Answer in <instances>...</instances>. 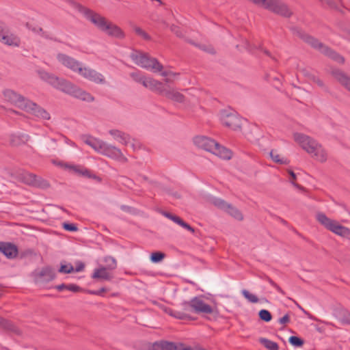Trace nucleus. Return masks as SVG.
I'll use <instances>...</instances> for the list:
<instances>
[{
	"label": "nucleus",
	"instance_id": "48",
	"mask_svg": "<svg viewBox=\"0 0 350 350\" xmlns=\"http://www.w3.org/2000/svg\"><path fill=\"white\" fill-rule=\"evenodd\" d=\"M72 271H74V267L70 263L62 265L59 269V272L64 273H70Z\"/></svg>",
	"mask_w": 350,
	"mask_h": 350
},
{
	"label": "nucleus",
	"instance_id": "57",
	"mask_svg": "<svg viewBox=\"0 0 350 350\" xmlns=\"http://www.w3.org/2000/svg\"><path fill=\"white\" fill-rule=\"evenodd\" d=\"M85 265L82 262H78L76 264L75 268H74V271L75 272H81L84 269Z\"/></svg>",
	"mask_w": 350,
	"mask_h": 350
},
{
	"label": "nucleus",
	"instance_id": "5",
	"mask_svg": "<svg viewBox=\"0 0 350 350\" xmlns=\"http://www.w3.org/2000/svg\"><path fill=\"white\" fill-rule=\"evenodd\" d=\"M131 58L137 66L153 72H159L163 69V66L159 61L150 57L148 53L135 51L131 54Z\"/></svg>",
	"mask_w": 350,
	"mask_h": 350
},
{
	"label": "nucleus",
	"instance_id": "6",
	"mask_svg": "<svg viewBox=\"0 0 350 350\" xmlns=\"http://www.w3.org/2000/svg\"><path fill=\"white\" fill-rule=\"evenodd\" d=\"M316 218L326 229L337 235L350 239L349 228L340 225L337 221L329 218L321 212L317 213Z\"/></svg>",
	"mask_w": 350,
	"mask_h": 350
},
{
	"label": "nucleus",
	"instance_id": "51",
	"mask_svg": "<svg viewBox=\"0 0 350 350\" xmlns=\"http://www.w3.org/2000/svg\"><path fill=\"white\" fill-rule=\"evenodd\" d=\"M266 280L279 293L285 295V292L270 278L266 277Z\"/></svg>",
	"mask_w": 350,
	"mask_h": 350
},
{
	"label": "nucleus",
	"instance_id": "47",
	"mask_svg": "<svg viewBox=\"0 0 350 350\" xmlns=\"http://www.w3.org/2000/svg\"><path fill=\"white\" fill-rule=\"evenodd\" d=\"M322 3L327 5L332 8H336L340 5V0H320Z\"/></svg>",
	"mask_w": 350,
	"mask_h": 350
},
{
	"label": "nucleus",
	"instance_id": "64",
	"mask_svg": "<svg viewBox=\"0 0 350 350\" xmlns=\"http://www.w3.org/2000/svg\"><path fill=\"white\" fill-rule=\"evenodd\" d=\"M288 173L293 180L296 178V174L292 170H289Z\"/></svg>",
	"mask_w": 350,
	"mask_h": 350
},
{
	"label": "nucleus",
	"instance_id": "11",
	"mask_svg": "<svg viewBox=\"0 0 350 350\" xmlns=\"http://www.w3.org/2000/svg\"><path fill=\"white\" fill-rule=\"evenodd\" d=\"M4 100L15 107L23 110L29 98L17 93L11 89H6L3 92Z\"/></svg>",
	"mask_w": 350,
	"mask_h": 350
},
{
	"label": "nucleus",
	"instance_id": "55",
	"mask_svg": "<svg viewBox=\"0 0 350 350\" xmlns=\"http://www.w3.org/2000/svg\"><path fill=\"white\" fill-rule=\"evenodd\" d=\"M178 74L177 73H174V72H170V71H163L161 72V75L163 77H169L168 78H166L165 79V81L166 82H170L171 81V77H174V76H176L178 75Z\"/></svg>",
	"mask_w": 350,
	"mask_h": 350
},
{
	"label": "nucleus",
	"instance_id": "34",
	"mask_svg": "<svg viewBox=\"0 0 350 350\" xmlns=\"http://www.w3.org/2000/svg\"><path fill=\"white\" fill-rule=\"evenodd\" d=\"M228 214L237 220L241 221L243 219L242 213L235 207L229 204V207H226L225 210Z\"/></svg>",
	"mask_w": 350,
	"mask_h": 350
},
{
	"label": "nucleus",
	"instance_id": "38",
	"mask_svg": "<svg viewBox=\"0 0 350 350\" xmlns=\"http://www.w3.org/2000/svg\"><path fill=\"white\" fill-rule=\"evenodd\" d=\"M165 256V254L161 252H152L150 255V260L153 263H158L162 261Z\"/></svg>",
	"mask_w": 350,
	"mask_h": 350
},
{
	"label": "nucleus",
	"instance_id": "27",
	"mask_svg": "<svg viewBox=\"0 0 350 350\" xmlns=\"http://www.w3.org/2000/svg\"><path fill=\"white\" fill-rule=\"evenodd\" d=\"M176 343L166 341L154 342L151 350H176Z\"/></svg>",
	"mask_w": 350,
	"mask_h": 350
},
{
	"label": "nucleus",
	"instance_id": "12",
	"mask_svg": "<svg viewBox=\"0 0 350 350\" xmlns=\"http://www.w3.org/2000/svg\"><path fill=\"white\" fill-rule=\"evenodd\" d=\"M23 111L31 113L38 118L46 120H49L51 118V116L48 111L29 99L26 103Z\"/></svg>",
	"mask_w": 350,
	"mask_h": 350
},
{
	"label": "nucleus",
	"instance_id": "16",
	"mask_svg": "<svg viewBox=\"0 0 350 350\" xmlns=\"http://www.w3.org/2000/svg\"><path fill=\"white\" fill-rule=\"evenodd\" d=\"M193 142L196 146L206 151L211 152L217 143L215 140L206 136H197L194 137Z\"/></svg>",
	"mask_w": 350,
	"mask_h": 350
},
{
	"label": "nucleus",
	"instance_id": "2",
	"mask_svg": "<svg viewBox=\"0 0 350 350\" xmlns=\"http://www.w3.org/2000/svg\"><path fill=\"white\" fill-rule=\"evenodd\" d=\"M81 139L94 151L110 159L126 161L127 159L118 148L90 135H82Z\"/></svg>",
	"mask_w": 350,
	"mask_h": 350
},
{
	"label": "nucleus",
	"instance_id": "56",
	"mask_svg": "<svg viewBox=\"0 0 350 350\" xmlns=\"http://www.w3.org/2000/svg\"><path fill=\"white\" fill-rule=\"evenodd\" d=\"M278 322L280 324L285 325L290 322V317L288 314H286L284 317L279 319Z\"/></svg>",
	"mask_w": 350,
	"mask_h": 350
},
{
	"label": "nucleus",
	"instance_id": "20",
	"mask_svg": "<svg viewBox=\"0 0 350 350\" xmlns=\"http://www.w3.org/2000/svg\"><path fill=\"white\" fill-rule=\"evenodd\" d=\"M0 252L8 258H13L18 254L17 247L10 243H0Z\"/></svg>",
	"mask_w": 350,
	"mask_h": 350
},
{
	"label": "nucleus",
	"instance_id": "41",
	"mask_svg": "<svg viewBox=\"0 0 350 350\" xmlns=\"http://www.w3.org/2000/svg\"><path fill=\"white\" fill-rule=\"evenodd\" d=\"M258 315L260 319L265 322H269L272 319L271 312L265 309L260 310Z\"/></svg>",
	"mask_w": 350,
	"mask_h": 350
},
{
	"label": "nucleus",
	"instance_id": "63",
	"mask_svg": "<svg viewBox=\"0 0 350 350\" xmlns=\"http://www.w3.org/2000/svg\"><path fill=\"white\" fill-rule=\"evenodd\" d=\"M66 287H67V284H62L57 285L55 288L57 291H62L64 289H66Z\"/></svg>",
	"mask_w": 350,
	"mask_h": 350
},
{
	"label": "nucleus",
	"instance_id": "62",
	"mask_svg": "<svg viewBox=\"0 0 350 350\" xmlns=\"http://www.w3.org/2000/svg\"><path fill=\"white\" fill-rule=\"evenodd\" d=\"M65 142L67 144L70 145V146H72V147H75V148L77 147L76 144L74 142H72L70 139H69L68 138H67V137H65Z\"/></svg>",
	"mask_w": 350,
	"mask_h": 350
},
{
	"label": "nucleus",
	"instance_id": "22",
	"mask_svg": "<svg viewBox=\"0 0 350 350\" xmlns=\"http://www.w3.org/2000/svg\"><path fill=\"white\" fill-rule=\"evenodd\" d=\"M162 214L163 216L172 220V221L179 225L184 229H186L187 230L191 232V233H194V228L191 227L189 224L184 221L180 217L175 215H172V213L166 211H163Z\"/></svg>",
	"mask_w": 350,
	"mask_h": 350
},
{
	"label": "nucleus",
	"instance_id": "24",
	"mask_svg": "<svg viewBox=\"0 0 350 350\" xmlns=\"http://www.w3.org/2000/svg\"><path fill=\"white\" fill-rule=\"evenodd\" d=\"M162 214L163 216L172 220V221L179 225L184 229H186L187 230L191 232V233H194V228L191 227L189 224L184 221L180 217L175 215H172V213L166 211H163Z\"/></svg>",
	"mask_w": 350,
	"mask_h": 350
},
{
	"label": "nucleus",
	"instance_id": "33",
	"mask_svg": "<svg viewBox=\"0 0 350 350\" xmlns=\"http://www.w3.org/2000/svg\"><path fill=\"white\" fill-rule=\"evenodd\" d=\"M167 312L172 317H174L178 319L192 320L193 318L191 316H187V314H184L183 310H174L169 309Z\"/></svg>",
	"mask_w": 350,
	"mask_h": 350
},
{
	"label": "nucleus",
	"instance_id": "31",
	"mask_svg": "<svg viewBox=\"0 0 350 350\" xmlns=\"http://www.w3.org/2000/svg\"><path fill=\"white\" fill-rule=\"evenodd\" d=\"M38 73L41 79L47 82L51 85H53L54 83L55 80H57V76L44 70H39Z\"/></svg>",
	"mask_w": 350,
	"mask_h": 350
},
{
	"label": "nucleus",
	"instance_id": "40",
	"mask_svg": "<svg viewBox=\"0 0 350 350\" xmlns=\"http://www.w3.org/2000/svg\"><path fill=\"white\" fill-rule=\"evenodd\" d=\"M130 76L132 79L137 83H141L143 85V81H145L146 77L142 74L141 72H133L130 74Z\"/></svg>",
	"mask_w": 350,
	"mask_h": 350
},
{
	"label": "nucleus",
	"instance_id": "30",
	"mask_svg": "<svg viewBox=\"0 0 350 350\" xmlns=\"http://www.w3.org/2000/svg\"><path fill=\"white\" fill-rule=\"evenodd\" d=\"M2 39V42L5 44L12 46H19L21 40L19 38L14 34L4 35Z\"/></svg>",
	"mask_w": 350,
	"mask_h": 350
},
{
	"label": "nucleus",
	"instance_id": "19",
	"mask_svg": "<svg viewBox=\"0 0 350 350\" xmlns=\"http://www.w3.org/2000/svg\"><path fill=\"white\" fill-rule=\"evenodd\" d=\"M332 75L335 79L350 92V77L343 71L336 69L332 72Z\"/></svg>",
	"mask_w": 350,
	"mask_h": 350
},
{
	"label": "nucleus",
	"instance_id": "7",
	"mask_svg": "<svg viewBox=\"0 0 350 350\" xmlns=\"http://www.w3.org/2000/svg\"><path fill=\"white\" fill-rule=\"evenodd\" d=\"M301 37L307 43L311 45L313 48L319 50L322 53L325 54V55L328 56L338 63H344V57L340 56L335 51H332L327 46H325L316 38L306 34L301 35Z\"/></svg>",
	"mask_w": 350,
	"mask_h": 350
},
{
	"label": "nucleus",
	"instance_id": "49",
	"mask_svg": "<svg viewBox=\"0 0 350 350\" xmlns=\"http://www.w3.org/2000/svg\"><path fill=\"white\" fill-rule=\"evenodd\" d=\"M270 156L273 161H274L276 163L280 164L286 163V159L284 158L280 159V155L278 154H275L273 150H271L270 152Z\"/></svg>",
	"mask_w": 350,
	"mask_h": 350
},
{
	"label": "nucleus",
	"instance_id": "29",
	"mask_svg": "<svg viewBox=\"0 0 350 350\" xmlns=\"http://www.w3.org/2000/svg\"><path fill=\"white\" fill-rule=\"evenodd\" d=\"M167 98H170L177 103H183L185 97L180 92L174 90V89H167L164 94Z\"/></svg>",
	"mask_w": 350,
	"mask_h": 350
},
{
	"label": "nucleus",
	"instance_id": "43",
	"mask_svg": "<svg viewBox=\"0 0 350 350\" xmlns=\"http://www.w3.org/2000/svg\"><path fill=\"white\" fill-rule=\"evenodd\" d=\"M213 203L215 206L224 211L226 207H229V204L220 198H214L213 200Z\"/></svg>",
	"mask_w": 350,
	"mask_h": 350
},
{
	"label": "nucleus",
	"instance_id": "4",
	"mask_svg": "<svg viewBox=\"0 0 350 350\" xmlns=\"http://www.w3.org/2000/svg\"><path fill=\"white\" fill-rule=\"evenodd\" d=\"M52 86L77 99L86 102H93L94 100V96L90 93L64 79L57 77V80H55Z\"/></svg>",
	"mask_w": 350,
	"mask_h": 350
},
{
	"label": "nucleus",
	"instance_id": "52",
	"mask_svg": "<svg viewBox=\"0 0 350 350\" xmlns=\"http://www.w3.org/2000/svg\"><path fill=\"white\" fill-rule=\"evenodd\" d=\"M63 228L64 230L69 232H76L78 230L77 226L74 224L64 223L63 224Z\"/></svg>",
	"mask_w": 350,
	"mask_h": 350
},
{
	"label": "nucleus",
	"instance_id": "54",
	"mask_svg": "<svg viewBox=\"0 0 350 350\" xmlns=\"http://www.w3.org/2000/svg\"><path fill=\"white\" fill-rule=\"evenodd\" d=\"M170 30L174 33L178 37H181L183 36V33L180 31V29L179 28V27L176 26V25H170Z\"/></svg>",
	"mask_w": 350,
	"mask_h": 350
},
{
	"label": "nucleus",
	"instance_id": "15",
	"mask_svg": "<svg viewBox=\"0 0 350 350\" xmlns=\"http://www.w3.org/2000/svg\"><path fill=\"white\" fill-rule=\"evenodd\" d=\"M191 307L193 313L196 314H211L213 312V308L206 304L202 297H194L191 299Z\"/></svg>",
	"mask_w": 350,
	"mask_h": 350
},
{
	"label": "nucleus",
	"instance_id": "23",
	"mask_svg": "<svg viewBox=\"0 0 350 350\" xmlns=\"http://www.w3.org/2000/svg\"><path fill=\"white\" fill-rule=\"evenodd\" d=\"M162 214L163 216L172 220V221L179 225L184 229H186L187 230L191 232V233H194V228L191 227L189 224L184 221L180 217L175 215H172V213L166 211H163Z\"/></svg>",
	"mask_w": 350,
	"mask_h": 350
},
{
	"label": "nucleus",
	"instance_id": "58",
	"mask_svg": "<svg viewBox=\"0 0 350 350\" xmlns=\"http://www.w3.org/2000/svg\"><path fill=\"white\" fill-rule=\"evenodd\" d=\"M80 289V287L76 284H68L67 285L66 290H68L72 292H78Z\"/></svg>",
	"mask_w": 350,
	"mask_h": 350
},
{
	"label": "nucleus",
	"instance_id": "13",
	"mask_svg": "<svg viewBox=\"0 0 350 350\" xmlns=\"http://www.w3.org/2000/svg\"><path fill=\"white\" fill-rule=\"evenodd\" d=\"M79 74L83 78L92 81L97 84L105 83V77L96 70L92 69L90 67H82L79 70Z\"/></svg>",
	"mask_w": 350,
	"mask_h": 350
},
{
	"label": "nucleus",
	"instance_id": "21",
	"mask_svg": "<svg viewBox=\"0 0 350 350\" xmlns=\"http://www.w3.org/2000/svg\"><path fill=\"white\" fill-rule=\"evenodd\" d=\"M55 278V273L53 269L46 267L36 273V280L40 282H49Z\"/></svg>",
	"mask_w": 350,
	"mask_h": 350
},
{
	"label": "nucleus",
	"instance_id": "1",
	"mask_svg": "<svg viewBox=\"0 0 350 350\" xmlns=\"http://www.w3.org/2000/svg\"><path fill=\"white\" fill-rule=\"evenodd\" d=\"M81 12L98 29L105 32L108 36L117 38H123L124 37V32L118 26L108 21L100 14L86 8H81Z\"/></svg>",
	"mask_w": 350,
	"mask_h": 350
},
{
	"label": "nucleus",
	"instance_id": "60",
	"mask_svg": "<svg viewBox=\"0 0 350 350\" xmlns=\"http://www.w3.org/2000/svg\"><path fill=\"white\" fill-rule=\"evenodd\" d=\"M38 31L40 32V36L46 39L53 40V38L46 32L44 31L42 28H38Z\"/></svg>",
	"mask_w": 350,
	"mask_h": 350
},
{
	"label": "nucleus",
	"instance_id": "9",
	"mask_svg": "<svg viewBox=\"0 0 350 350\" xmlns=\"http://www.w3.org/2000/svg\"><path fill=\"white\" fill-rule=\"evenodd\" d=\"M18 177L22 183L29 186L40 189H47L50 187V185L46 180L27 171H22L20 172Z\"/></svg>",
	"mask_w": 350,
	"mask_h": 350
},
{
	"label": "nucleus",
	"instance_id": "59",
	"mask_svg": "<svg viewBox=\"0 0 350 350\" xmlns=\"http://www.w3.org/2000/svg\"><path fill=\"white\" fill-rule=\"evenodd\" d=\"M312 80H313V82L315 83L319 87H321V88H323L324 87L323 81L321 79H319V77H313Z\"/></svg>",
	"mask_w": 350,
	"mask_h": 350
},
{
	"label": "nucleus",
	"instance_id": "32",
	"mask_svg": "<svg viewBox=\"0 0 350 350\" xmlns=\"http://www.w3.org/2000/svg\"><path fill=\"white\" fill-rule=\"evenodd\" d=\"M73 169L76 173H77L78 174H79L81 176L89 178L94 179V180L99 179L96 175L92 174L91 172L89 170H88L87 168H85V167L80 168L79 167L75 166V167H73Z\"/></svg>",
	"mask_w": 350,
	"mask_h": 350
},
{
	"label": "nucleus",
	"instance_id": "50",
	"mask_svg": "<svg viewBox=\"0 0 350 350\" xmlns=\"http://www.w3.org/2000/svg\"><path fill=\"white\" fill-rule=\"evenodd\" d=\"M0 325H2L11 331L16 332V328L10 322L1 317H0Z\"/></svg>",
	"mask_w": 350,
	"mask_h": 350
},
{
	"label": "nucleus",
	"instance_id": "46",
	"mask_svg": "<svg viewBox=\"0 0 350 350\" xmlns=\"http://www.w3.org/2000/svg\"><path fill=\"white\" fill-rule=\"evenodd\" d=\"M166 88H165L163 84L158 81V84H155L154 85L153 89L152 90V92H154L159 94L164 95L166 91Z\"/></svg>",
	"mask_w": 350,
	"mask_h": 350
},
{
	"label": "nucleus",
	"instance_id": "53",
	"mask_svg": "<svg viewBox=\"0 0 350 350\" xmlns=\"http://www.w3.org/2000/svg\"><path fill=\"white\" fill-rule=\"evenodd\" d=\"M176 350H196V347H191L183 343H176Z\"/></svg>",
	"mask_w": 350,
	"mask_h": 350
},
{
	"label": "nucleus",
	"instance_id": "26",
	"mask_svg": "<svg viewBox=\"0 0 350 350\" xmlns=\"http://www.w3.org/2000/svg\"><path fill=\"white\" fill-rule=\"evenodd\" d=\"M211 153L225 160L230 159L232 157V152L229 149L221 146L219 143L216 144Z\"/></svg>",
	"mask_w": 350,
	"mask_h": 350
},
{
	"label": "nucleus",
	"instance_id": "28",
	"mask_svg": "<svg viewBox=\"0 0 350 350\" xmlns=\"http://www.w3.org/2000/svg\"><path fill=\"white\" fill-rule=\"evenodd\" d=\"M30 137L25 133H16L12 135L11 144L14 146H19L29 141Z\"/></svg>",
	"mask_w": 350,
	"mask_h": 350
},
{
	"label": "nucleus",
	"instance_id": "42",
	"mask_svg": "<svg viewBox=\"0 0 350 350\" xmlns=\"http://www.w3.org/2000/svg\"><path fill=\"white\" fill-rule=\"evenodd\" d=\"M155 84H158V81L151 77H146L145 81H143V85L151 91Z\"/></svg>",
	"mask_w": 350,
	"mask_h": 350
},
{
	"label": "nucleus",
	"instance_id": "8",
	"mask_svg": "<svg viewBox=\"0 0 350 350\" xmlns=\"http://www.w3.org/2000/svg\"><path fill=\"white\" fill-rule=\"evenodd\" d=\"M219 118L222 124L234 131L240 129L244 121L236 112L226 109L220 112Z\"/></svg>",
	"mask_w": 350,
	"mask_h": 350
},
{
	"label": "nucleus",
	"instance_id": "14",
	"mask_svg": "<svg viewBox=\"0 0 350 350\" xmlns=\"http://www.w3.org/2000/svg\"><path fill=\"white\" fill-rule=\"evenodd\" d=\"M57 59L62 65L75 72L79 73L82 66V64L80 62L64 53H58L57 55Z\"/></svg>",
	"mask_w": 350,
	"mask_h": 350
},
{
	"label": "nucleus",
	"instance_id": "25",
	"mask_svg": "<svg viewBox=\"0 0 350 350\" xmlns=\"http://www.w3.org/2000/svg\"><path fill=\"white\" fill-rule=\"evenodd\" d=\"M109 134L113 136V139L119 143L127 146L131 142L129 135L116 129H111L109 131Z\"/></svg>",
	"mask_w": 350,
	"mask_h": 350
},
{
	"label": "nucleus",
	"instance_id": "17",
	"mask_svg": "<svg viewBox=\"0 0 350 350\" xmlns=\"http://www.w3.org/2000/svg\"><path fill=\"white\" fill-rule=\"evenodd\" d=\"M334 317L343 325H350V312L343 307L336 308L333 310Z\"/></svg>",
	"mask_w": 350,
	"mask_h": 350
},
{
	"label": "nucleus",
	"instance_id": "61",
	"mask_svg": "<svg viewBox=\"0 0 350 350\" xmlns=\"http://www.w3.org/2000/svg\"><path fill=\"white\" fill-rule=\"evenodd\" d=\"M105 291L106 289L105 288H101L100 289L97 291H90V293L95 295H103V293L105 292Z\"/></svg>",
	"mask_w": 350,
	"mask_h": 350
},
{
	"label": "nucleus",
	"instance_id": "3",
	"mask_svg": "<svg viewBox=\"0 0 350 350\" xmlns=\"http://www.w3.org/2000/svg\"><path fill=\"white\" fill-rule=\"evenodd\" d=\"M294 139L316 161L321 163L327 161L326 150L315 139L300 133H294Z\"/></svg>",
	"mask_w": 350,
	"mask_h": 350
},
{
	"label": "nucleus",
	"instance_id": "35",
	"mask_svg": "<svg viewBox=\"0 0 350 350\" xmlns=\"http://www.w3.org/2000/svg\"><path fill=\"white\" fill-rule=\"evenodd\" d=\"M260 342L269 350H278L279 347L277 342L267 338H261Z\"/></svg>",
	"mask_w": 350,
	"mask_h": 350
},
{
	"label": "nucleus",
	"instance_id": "10",
	"mask_svg": "<svg viewBox=\"0 0 350 350\" xmlns=\"http://www.w3.org/2000/svg\"><path fill=\"white\" fill-rule=\"evenodd\" d=\"M105 261L108 262L107 267H101L100 268L95 269L92 275V278L93 279H101L105 280H111L112 275L109 272V270H113L116 268V260L114 258L109 256L105 258Z\"/></svg>",
	"mask_w": 350,
	"mask_h": 350
},
{
	"label": "nucleus",
	"instance_id": "37",
	"mask_svg": "<svg viewBox=\"0 0 350 350\" xmlns=\"http://www.w3.org/2000/svg\"><path fill=\"white\" fill-rule=\"evenodd\" d=\"M243 296L248 300V301L256 304L258 303L259 299L258 297L252 293H250L247 290L243 289L241 291Z\"/></svg>",
	"mask_w": 350,
	"mask_h": 350
},
{
	"label": "nucleus",
	"instance_id": "18",
	"mask_svg": "<svg viewBox=\"0 0 350 350\" xmlns=\"http://www.w3.org/2000/svg\"><path fill=\"white\" fill-rule=\"evenodd\" d=\"M332 75L335 79L350 92V77L343 71L336 69L332 72Z\"/></svg>",
	"mask_w": 350,
	"mask_h": 350
},
{
	"label": "nucleus",
	"instance_id": "36",
	"mask_svg": "<svg viewBox=\"0 0 350 350\" xmlns=\"http://www.w3.org/2000/svg\"><path fill=\"white\" fill-rule=\"evenodd\" d=\"M260 136V133L259 129L257 126H254L252 129V132L250 134L247 135V137L251 142H255L259 139Z\"/></svg>",
	"mask_w": 350,
	"mask_h": 350
},
{
	"label": "nucleus",
	"instance_id": "44",
	"mask_svg": "<svg viewBox=\"0 0 350 350\" xmlns=\"http://www.w3.org/2000/svg\"><path fill=\"white\" fill-rule=\"evenodd\" d=\"M133 30L136 34L142 37L144 40H150L151 39V37L142 28L135 26L134 27Z\"/></svg>",
	"mask_w": 350,
	"mask_h": 350
},
{
	"label": "nucleus",
	"instance_id": "45",
	"mask_svg": "<svg viewBox=\"0 0 350 350\" xmlns=\"http://www.w3.org/2000/svg\"><path fill=\"white\" fill-rule=\"evenodd\" d=\"M289 342L294 347H301L304 345V340L295 336H292L288 339Z\"/></svg>",
	"mask_w": 350,
	"mask_h": 350
},
{
	"label": "nucleus",
	"instance_id": "39",
	"mask_svg": "<svg viewBox=\"0 0 350 350\" xmlns=\"http://www.w3.org/2000/svg\"><path fill=\"white\" fill-rule=\"evenodd\" d=\"M180 306L184 314H187V316H191V314L193 313V308L191 307V299L188 301L183 302Z\"/></svg>",
	"mask_w": 350,
	"mask_h": 350
}]
</instances>
